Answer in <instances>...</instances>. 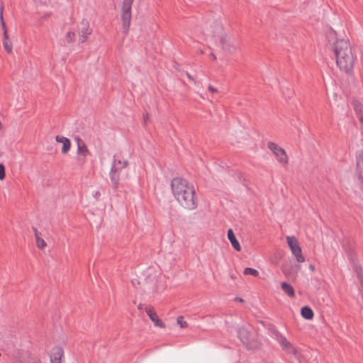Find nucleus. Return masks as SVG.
Here are the masks:
<instances>
[{
  "label": "nucleus",
  "instance_id": "7",
  "mask_svg": "<svg viewBox=\"0 0 363 363\" xmlns=\"http://www.w3.org/2000/svg\"><path fill=\"white\" fill-rule=\"evenodd\" d=\"M77 143V155H79V161L84 163L86 160V156L89 155V150L85 143L79 138H75Z\"/></svg>",
  "mask_w": 363,
  "mask_h": 363
},
{
  "label": "nucleus",
  "instance_id": "2",
  "mask_svg": "<svg viewBox=\"0 0 363 363\" xmlns=\"http://www.w3.org/2000/svg\"><path fill=\"white\" fill-rule=\"evenodd\" d=\"M336 64L341 71L350 73L352 71L357 57L347 40H337L334 43Z\"/></svg>",
  "mask_w": 363,
  "mask_h": 363
},
{
  "label": "nucleus",
  "instance_id": "27",
  "mask_svg": "<svg viewBox=\"0 0 363 363\" xmlns=\"http://www.w3.org/2000/svg\"><path fill=\"white\" fill-rule=\"evenodd\" d=\"M1 28L3 30V35H8L7 28H6V23L4 21H2V23H1Z\"/></svg>",
  "mask_w": 363,
  "mask_h": 363
},
{
  "label": "nucleus",
  "instance_id": "11",
  "mask_svg": "<svg viewBox=\"0 0 363 363\" xmlns=\"http://www.w3.org/2000/svg\"><path fill=\"white\" fill-rule=\"evenodd\" d=\"M238 337L244 345H247L250 341V332L244 327H240L237 330Z\"/></svg>",
  "mask_w": 363,
  "mask_h": 363
},
{
  "label": "nucleus",
  "instance_id": "33",
  "mask_svg": "<svg viewBox=\"0 0 363 363\" xmlns=\"http://www.w3.org/2000/svg\"><path fill=\"white\" fill-rule=\"evenodd\" d=\"M0 21H1V23H2V21H4V16L2 14V11L0 13Z\"/></svg>",
  "mask_w": 363,
  "mask_h": 363
},
{
  "label": "nucleus",
  "instance_id": "31",
  "mask_svg": "<svg viewBox=\"0 0 363 363\" xmlns=\"http://www.w3.org/2000/svg\"><path fill=\"white\" fill-rule=\"evenodd\" d=\"M235 301H239V302H243L244 301V300L242 298H240V297H235Z\"/></svg>",
  "mask_w": 363,
  "mask_h": 363
},
{
  "label": "nucleus",
  "instance_id": "16",
  "mask_svg": "<svg viewBox=\"0 0 363 363\" xmlns=\"http://www.w3.org/2000/svg\"><path fill=\"white\" fill-rule=\"evenodd\" d=\"M301 314L306 320H311L314 316L313 311L309 306H303L301 310Z\"/></svg>",
  "mask_w": 363,
  "mask_h": 363
},
{
  "label": "nucleus",
  "instance_id": "15",
  "mask_svg": "<svg viewBox=\"0 0 363 363\" xmlns=\"http://www.w3.org/2000/svg\"><path fill=\"white\" fill-rule=\"evenodd\" d=\"M228 238L229 240V241L230 242L232 246L234 247V249L237 251H240L241 250V247H240V245L238 242V240L236 239V237L233 233V230L230 228L228 229Z\"/></svg>",
  "mask_w": 363,
  "mask_h": 363
},
{
  "label": "nucleus",
  "instance_id": "26",
  "mask_svg": "<svg viewBox=\"0 0 363 363\" xmlns=\"http://www.w3.org/2000/svg\"><path fill=\"white\" fill-rule=\"evenodd\" d=\"M5 178V167L3 164H0V180Z\"/></svg>",
  "mask_w": 363,
  "mask_h": 363
},
{
  "label": "nucleus",
  "instance_id": "18",
  "mask_svg": "<svg viewBox=\"0 0 363 363\" xmlns=\"http://www.w3.org/2000/svg\"><path fill=\"white\" fill-rule=\"evenodd\" d=\"M287 243L291 252L295 251L296 249L301 247L298 245L297 239L294 236L286 237Z\"/></svg>",
  "mask_w": 363,
  "mask_h": 363
},
{
  "label": "nucleus",
  "instance_id": "1",
  "mask_svg": "<svg viewBox=\"0 0 363 363\" xmlns=\"http://www.w3.org/2000/svg\"><path fill=\"white\" fill-rule=\"evenodd\" d=\"M172 193L178 203L184 208L194 210L197 206V199L192 185L181 177L174 178L171 182Z\"/></svg>",
  "mask_w": 363,
  "mask_h": 363
},
{
  "label": "nucleus",
  "instance_id": "29",
  "mask_svg": "<svg viewBox=\"0 0 363 363\" xmlns=\"http://www.w3.org/2000/svg\"><path fill=\"white\" fill-rule=\"evenodd\" d=\"M93 196L96 199V200H99V199L100 198L101 196V193L99 191H95L94 194H93Z\"/></svg>",
  "mask_w": 363,
  "mask_h": 363
},
{
  "label": "nucleus",
  "instance_id": "22",
  "mask_svg": "<svg viewBox=\"0 0 363 363\" xmlns=\"http://www.w3.org/2000/svg\"><path fill=\"white\" fill-rule=\"evenodd\" d=\"M245 275H252L254 277H257L259 274V272L257 269L251 268V267H247L244 269L243 272Z\"/></svg>",
  "mask_w": 363,
  "mask_h": 363
},
{
  "label": "nucleus",
  "instance_id": "9",
  "mask_svg": "<svg viewBox=\"0 0 363 363\" xmlns=\"http://www.w3.org/2000/svg\"><path fill=\"white\" fill-rule=\"evenodd\" d=\"M64 355L63 349L61 347H55L50 354L51 363H62V358Z\"/></svg>",
  "mask_w": 363,
  "mask_h": 363
},
{
  "label": "nucleus",
  "instance_id": "13",
  "mask_svg": "<svg viewBox=\"0 0 363 363\" xmlns=\"http://www.w3.org/2000/svg\"><path fill=\"white\" fill-rule=\"evenodd\" d=\"M352 105L358 119L363 123V101L354 100Z\"/></svg>",
  "mask_w": 363,
  "mask_h": 363
},
{
  "label": "nucleus",
  "instance_id": "5",
  "mask_svg": "<svg viewBox=\"0 0 363 363\" xmlns=\"http://www.w3.org/2000/svg\"><path fill=\"white\" fill-rule=\"evenodd\" d=\"M215 30L212 31V36L215 38L220 39V44L223 49L230 50L229 48V38L226 35H223V26L220 22L216 21L214 23Z\"/></svg>",
  "mask_w": 363,
  "mask_h": 363
},
{
  "label": "nucleus",
  "instance_id": "17",
  "mask_svg": "<svg viewBox=\"0 0 363 363\" xmlns=\"http://www.w3.org/2000/svg\"><path fill=\"white\" fill-rule=\"evenodd\" d=\"M281 289L284 292L287 294L289 297H293L295 295V291L292 286L286 282H282L281 284Z\"/></svg>",
  "mask_w": 363,
  "mask_h": 363
},
{
  "label": "nucleus",
  "instance_id": "23",
  "mask_svg": "<svg viewBox=\"0 0 363 363\" xmlns=\"http://www.w3.org/2000/svg\"><path fill=\"white\" fill-rule=\"evenodd\" d=\"M75 36H76V35H75L74 32H73V31L67 32L65 35L66 41L68 43H71L74 42V39H75Z\"/></svg>",
  "mask_w": 363,
  "mask_h": 363
},
{
  "label": "nucleus",
  "instance_id": "19",
  "mask_svg": "<svg viewBox=\"0 0 363 363\" xmlns=\"http://www.w3.org/2000/svg\"><path fill=\"white\" fill-rule=\"evenodd\" d=\"M3 46L6 52L11 53L12 52L13 45L9 35H3Z\"/></svg>",
  "mask_w": 363,
  "mask_h": 363
},
{
  "label": "nucleus",
  "instance_id": "20",
  "mask_svg": "<svg viewBox=\"0 0 363 363\" xmlns=\"http://www.w3.org/2000/svg\"><path fill=\"white\" fill-rule=\"evenodd\" d=\"M269 333L272 338L278 342L280 341V340L284 337L283 335L279 332L274 326H271L269 328Z\"/></svg>",
  "mask_w": 363,
  "mask_h": 363
},
{
  "label": "nucleus",
  "instance_id": "25",
  "mask_svg": "<svg viewBox=\"0 0 363 363\" xmlns=\"http://www.w3.org/2000/svg\"><path fill=\"white\" fill-rule=\"evenodd\" d=\"M177 323L178 325H179L180 328H184L187 327V323L184 320L183 316L180 315L177 319Z\"/></svg>",
  "mask_w": 363,
  "mask_h": 363
},
{
  "label": "nucleus",
  "instance_id": "34",
  "mask_svg": "<svg viewBox=\"0 0 363 363\" xmlns=\"http://www.w3.org/2000/svg\"><path fill=\"white\" fill-rule=\"evenodd\" d=\"M211 58L215 60L216 59V56L215 55V54H213V52L211 54Z\"/></svg>",
  "mask_w": 363,
  "mask_h": 363
},
{
  "label": "nucleus",
  "instance_id": "4",
  "mask_svg": "<svg viewBox=\"0 0 363 363\" xmlns=\"http://www.w3.org/2000/svg\"><path fill=\"white\" fill-rule=\"evenodd\" d=\"M134 0H123L121 9L123 30L126 35L129 31L131 21V8Z\"/></svg>",
  "mask_w": 363,
  "mask_h": 363
},
{
  "label": "nucleus",
  "instance_id": "24",
  "mask_svg": "<svg viewBox=\"0 0 363 363\" xmlns=\"http://www.w3.org/2000/svg\"><path fill=\"white\" fill-rule=\"evenodd\" d=\"M35 240L37 247L39 249H43L47 245L45 241L40 237H38L37 239H35Z\"/></svg>",
  "mask_w": 363,
  "mask_h": 363
},
{
  "label": "nucleus",
  "instance_id": "14",
  "mask_svg": "<svg viewBox=\"0 0 363 363\" xmlns=\"http://www.w3.org/2000/svg\"><path fill=\"white\" fill-rule=\"evenodd\" d=\"M55 140L57 143H62V153L65 154L69 151L70 147H71V143H70V140H69V138L64 137V136L57 135L55 138Z\"/></svg>",
  "mask_w": 363,
  "mask_h": 363
},
{
  "label": "nucleus",
  "instance_id": "8",
  "mask_svg": "<svg viewBox=\"0 0 363 363\" xmlns=\"http://www.w3.org/2000/svg\"><path fill=\"white\" fill-rule=\"evenodd\" d=\"M82 27L79 31V42L84 43L88 36L91 35L92 30L89 26V22L84 19L82 21Z\"/></svg>",
  "mask_w": 363,
  "mask_h": 363
},
{
  "label": "nucleus",
  "instance_id": "6",
  "mask_svg": "<svg viewBox=\"0 0 363 363\" xmlns=\"http://www.w3.org/2000/svg\"><path fill=\"white\" fill-rule=\"evenodd\" d=\"M268 148L274 153L277 160L280 163H287L288 157L285 150L279 147L277 144L273 142H269L267 144Z\"/></svg>",
  "mask_w": 363,
  "mask_h": 363
},
{
  "label": "nucleus",
  "instance_id": "35",
  "mask_svg": "<svg viewBox=\"0 0 363 363\" xmlns=\"http://www.w3.org/2000/svg\"><path fill=\"white\" fill-rule=\"evenodd\" d=\"M3 10H4V6L2 4H1V6H0V13L2 11L3 12Z\"/></svg>",
  "mask_w": 363,
  "mask_h": 363
},
{
  "label": "nucleus",
  "instance_id": "36",
  "mask_svg": "<svg viewBox=\"0 0 363 363\" xmlns=\"http://www.w3.org/2000/svg\"><path fill=\"white\" fill-rule=\"evenodd\" d=\"M310 268H311V270H313V269H314V267H313V265H311V266H310Z\"/></svg>",
  "mask_w": 363,
  "mask_h": 363
},
{
  "label": "nucleus",
  "instance_id": "21",
  "mask_svg": "<svg viewBox=\"0 0 363 363\" xmlns=\"http://www.w3.org/2000/svg\"><path fill=\"white\" fill-rule=\"evenodd\" d=\"M292 253L296 257L297 262H303L305 261V258L302 255V250L301 247L296 249L295 251H292Z\"/></svg>",
  "mask_w": 363,
  "mask_h": 363
},
{
  "label": "nucleus",
  "instance_id": "37",
  "mask_svg": "<svg viewBox=\"0 0 363 363\" xmlns=\"http://www.w3.org/2000/svg\"><path fill=\"white\" fill-rule=\"evenodd\" d=\"M138 308H139V309H141V308H142V306H141V304H140V305L138 306Z\"/></svg>",
  "mask_w": 363,
  "mask_h": 363
},
{
  "label": "nucleus",
  "instance_id": "10",
  "mask_svg": "<svg viewBox=\"0 0 363 363\" xmlns=\"http://www.w3.org/2000/svg\"><path fill=\"white\" fill-rule=\"evenodd\" d=\"M279 343L282 349L288 354H296V349L284 336L279 341Z\"/></svg>",
  "mask_w": 363,
  "mask_h": 363
},
{
  "label": "nucleus",
  "instance_id": "28",
  "mask_svg": "<svg viewBox=\"0 0 363 363\" xmlns=\"http://www.w3.org/2000/svg\"><path fill=\"white\" fill-rule=\"evenodd\" d=\"M208 91L211 93H216L218 91L217 89L213 86L212 85L208 86Z\"/></svg>",
  "mask_w": 363,
  "mask_h": 363
},
{
  "label": "nucleus",
  "instance_id": "32",
  "mask_svg": "<svg viewBox=\"0 0 363 363\" xmlns=\"http://www.w3.org/2000/svg\"><path fill=\"white\" fill-rule=\"evenodd\" d=\"M186 75L187 76V77L190 79V80H194V78L193 77L189 74L188 72L186 73Z\"/></svg>",
  "mask_w": 363,
  "mask_h": 363
},
{
  "label": "nucleus",
  "instance_id": "3",
  "mask_svg": "<svg viewBox=\"0 0 363 363\" xmlns=\"http://www.w3.org/2000/svg\"><path fill=\"white\" fill-rule=\"evenodd\" d=\"M128 164L127 160L123 159L120 155L113 156L111 168L109 172L110 179L113 185V188L116 189L120 182V174L122 169L125 168Z\"/></svg>",
  "mask_w": 363,
  "mask_h": 363
},
{
  "label": "nucleus",
  "instance_id": "12",
  "mask_svg": "<svg viewBox=\"0 0 363 363\" xmlns=\"http://www.w3.org/2000/svg\"><path fill=\"white\" fill-rule=\"evenodd\" d=\"M146 313L155 325L159 326L160 328L164 327V325L163 324L162 321L158 318L157 313L155 312L152 308H146Z\"/></svg>",
  "mask_w": 363,
  "mask_h": 363
},
{
  "label": "nucleus",
  "instance_id": "30",
  "mask_svg": "<svg viewBox=\"0 0 363 363\" xmlns=\"http://www.w3.org/2000/svg\"><path fill=\"white\" fill-rule=\"evenodd\" d=\"M33 232H34V233H35V239H37V238H38V237H40V233H38V230H37V228H34V227H33Z\"/></svg>",
  "mask_w": 363,
  "mask_h": 363
}]
</instances>
